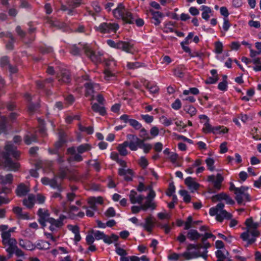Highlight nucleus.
Segmentation results:
<instances>
[{
	"label": "nucleus",
	"mask_w": 261,
	"mask_h": 261,
	"mask_svg": "<svg viewBox=\"0 0 261 261\" xmlns=\"http://www.w3.org/2000/svg\"><path fill=\"white\" fill-rule=\"evenodd\" d=\"M20 154V152L15 146L11 142H7L5 147V151L2 153L4 167L8 170L14 171L18 170L20 167V164L17 162L12 161L10 156H12L14 158L18 159Z\"/></svg>",
	"instance_id": "obj_1"
},
{
	"label": "nucleus",
	"mask_w": 261,
	"mask_h": 261,
	"mask_svg": "<svg viewBox=\"0 0 261 261\" xmlns=\"http://www.w3.org/2000/svg\"><path fill=\"white\" fill-rule=\"evenodd\" d=\"M82 50H83L86 56L93 62H98L101 61L103 53L101 51H94L87 44L72 45L70 48V53L73 56H79Z\"/></svg>",
	"instance_id": "obj_2"
},
{
	"label": "nucleus",
	"mask_w": 261,
	"mask_h": 261,
	"mask_svg": "<svg viewBox=\"0 0 261 261\" xmlns=\"http://www.w3.org/2000/svg\"><path fill=\"white\" fill-rule=\"evenodd\" d=\"M224 204L223 203H218L216 206L210 209L209 213L211 216H216V220L222 222L224 219H230L229 226L233 227L236 226L238 222L236 219H231L232 216L231 214L224 210Z\"/></svg>",
	"instance_id": "obj_3"
},
{
	"label": "nucleus",
	"mask_w": 261,
	"mask_h": 261,
	"mask_svg": "<svg viewBox=\"0 0 261 261\" xmlns=\"http://www.w3.org/2000/svg\"><path fill=\"white\" fill-rule=\"evenodd\" d=\"M113 14L115 18L121 19L126 23L132 24L134 22L133 14L126 9L122 3L118 5L117 8L113 11Z\"/></svg>",
	"instance_id": "obj_4"
},
{
	"label": "nucleus",
	"mask_w": 261,
	"mask_h": 261,
	"mask_svg": "<svg viewBox=\"0 0 261 261\" xmlns=\"http://www.w3.org/2000/svg\"><path fill=\"white\" fill-rule=\"evenodd\" d=\"M1 236L3 244L5 246H8L6 251L8 253H12L17 245L16 239L11 237V234L9 232H2Z\"/></svg>",
	"instance_id": "obj_5"
},
{
	"label": "nucleus",
	"mask_w": 261,
	"mask_h": 261,
	"mask_svg": "<svg viewBox=\"0 0 261 261\" xmlns=\"http://www.w3.org/2000/svg\"><path fill=\"white\" fill-rule=\"evenodd\" d=\"M95 28L101 33H111L116 32L119 28V25L117 23L102 22Z\"/></svg>",
	"instance_id": "obj_6"
},
{
	"label": "nucleus",
	"mask_w": 261,
	"mask_h": 261,
	"mask_svg": "<svg viewBox=\"0 0 261 261\" xmlns=\"http://www.w3.org/2000/svg\"><path fill=\"white\" fill-rule=\"evenodd\" d=\"M106 65L108 68L104 71V78L107 81H112L115 77V73L112 70L117 66V62L113 59H109L106 61Z\"/></svg>",
	"instance_id": "obj_7"
},
{
	"label": "nucleus",
	"mask_w": 261,
	"mask_h": 261,
	"mask_svg": "<svg viewBox=\"0 0 261 261\" xmlns=\"http://www.w3.org/2000/svg\"><path fill=\"white\" fill-rule=\"evenodd\" d=\"M248 188L242 186L239 189H236V199L239 204H241L244 201H250V197L247 193Z\"/></svg>",
	"instance_id": "obj_8"
},
{
	"label": "nucleus",
	"mask_w": 261,
	"mask_h": 261,
	"mask_svg": "<svg viewBox=\"0 0 261 261\" xmlns=\"http://www.w3.org/2000/svg\"><path fill=\"white\" fill-rule=\"evenodd\" d=\"M259 231H251L246 230L241 233L240 237L248 245L253 243L255 241L256 237L259 236Z\"/></svg>",
	"instance_id": "obj_9"
},
{
	"label": "nucleus",
	"mask_w": 261,
	"mask_h": 261,
	"mask_svg": "<svg viewBox=\"0 0 261 261\" xmlns=\"http://www.w3.org/2000/svg\"><path fill=\"white\" fill-rule=\"evenodd\" d=\"M127 138L129 140L127 141V145L132 151H136L140 147V144L142 140L138 138L136 136L132 134L127 135Z\"/></svg>",
	"instance_id": "obj_10"
},
{
	"label": "nucleus",
	"mask_w": 261,
	"mask_h": 261,
	"mask_svg": "<svg viewBox=\"0 0 261 261\" xmlns=\"http://www.w3.org/2000/svg\"><path fill=\"white\" fill-rule=\"evenodd\" d=\"M199 118L203 123L202 132L204 134L212 133L214 126L211 124L209 118L205 115H200Z\"/></svg>",
	"instance_id": "obj_11"
},
{
	"label": "nucleus",
	"mask_w": 261,
	"mask_h": 261,
	"mask_svg": "<svg viewBox=\"0 0 261 261\" xmlns=\"http://www.w3.org/2000/svg\"><path fill=\"white\" fill-rule=\"evenodd\" d=\"M223 180L224 178L220 173H218L216 176L214 175H209L207 179V181L213 184L214 188L217 190H220Z\"/></svg>",
	"instance_id": "obj_12"
},
{
	"label": "nucleus",
	"mask_w": 261,
	"mask_h": 261,
	"mask_svg": "<svg viewBox=\"0 0 261 261\" xmlns=\"http://www.w3.org/2000/svg\"><path fill=\"white\" fill-rule=\"evenodd\" d=\"M86 89L85 95L86 96H90L91 99L93 98V94L100 89L99 85L98 84L94 83L91 82H87L84 84Z\"/></svg>",
	"instance_id": "obj_13"
},
{
	"label": "nucleus",
	"mask_w": 261,
	"mask_h": 261,
	"mask_svg": "<svg viewBox=\"0 0 261 261\" xmlns=\"http://www.w3.org/2000/svg\"><path fill=\"white\" fill-rule=\"evenodd\" d=\"M156 205H154L153 203L150 201L145 202L143 204H141L140 206H133L131 207L132 212L133 214H137L141 210L146 211L147 210L150 208L151 210L155 209Z\"/></svg>",
	"instance_id": "obj_14"
},
{
	"label": "nucleus",
	"mask_w": 261,
	"mask_h": 261,
	"mask_svg": "<svg viewBox=\"0 0 261 261\" xmlns=\"http://www.w3.org/2000/svg\"><path fill=\"white\" fill-rule=\"evenodd\" d=\"M65 218V217L64 216L61 215L60 216L59 218L57 220L53 218L49 219L47 222L50 224V226H49V229L54 231L62 227L63 225V221Z\"/></svg>",
	"instance_id": "obj_15"
},
{
	"label": "nucleus",
	"mask_w": 261,
	"mask_h": 261,
	"mask_svg": "<svg viewBox=\"0 0 261 261\" xmlns=\"http://www.w3.org/2000/svg\"><path fill=\"white\" fill-rule=\"evenodd\" d=\"M39 217L38 221L43 227L45 226V222H48L50 218L49 216L48 211L45 209L40 208L38 211Z\"/></svg>",
	"instance_id": "obj_16"
},
{
	"label": "nucleus",
	"mask_w": 261,
	"mask_h": 261,
	"mask_svg": "<svg viewBox=\"0 0 261 261\" xmlns=\"http://www.w3.org/2000/svg\"><path fill=\"white\" fill-rule=\"evenodd\" d=\"M31 189L30 186L21 183L18 185L15 192L18 197H21L26 196L30 191Z\"/></svg>",
	"instance_id": "obj_17"
},
{
	"label": "nucleus",
	"mask_w": 261,
	"mask_h": 261,
	"mask_svg": "<svg viewBox=\"0 0 261 261\" xmlns=\"http://www.w3.org/2000/svg\"><path fill=\"white\" fill-rule=\"evenodd\" d=\"M129 200L132 204L138 203L141 204L142 201L144 199V196L138 194L136 191L131 190L129 194Z\"/></svg>",
	"instance_id": "obj_18"
},
{
	"label": "nucleus",
	"mask_w": 261,
	"mask_h": 261,
	"mask_svg": "<svg viewBox=\"0 0 261 261\" xmlns=\"http://www.w3.org/2000/svg\"><path fill=\"white\" fill-rule=\"evenodd\" d=\"M134 44L130 41H119L118 49H120L127 53H133Z\"/></svg>",
	"instance_id": "obj_19"
},
{
	"label": "nucleus",
	"mask_w": 261,
	"mask_h": 261,
	"mask_svg": "<svg viewBox=\"0 0 261 261\" xmlns=\"http://www.w3.org/2000/svg\"><path fill=\"white\" fill-rule=\"evenodd\" d=\"M181 256H183L186 259H191L192 258H197L199 257H202V258L206 259L207 255L205 254H201L199 251H190L185 252L181 254Z\"/></svg>",
	"instance_id": "obj_20"
},
{
	"label": "nucleus",
	"mask_w": 261,
	"mask_h": 261,
	"mask_svg": "<svg viewBox=\"0 0 261 261\" xmlns=\"http://www.w3.org/2000/svg\"><path fill=\"white\" fill-rule=\"evenodd\" d=\"M149 12L152 15V22L155 25H159L164 16L163 13L159 11H155L152 9H149Z\"/></svg>",
	"instance_id": "obj_21"
},
{
	"label": "nucleus",
	"mask_w": 261,
	"mask_h": 261,
	"mask_svg": "<svg viewBox=\"0 0 261 261\" xmlns=\"http://www.w3.org/2000/svg\"><path fill=\"white\" fill-rule=\"evenodd\" d=\"M126 167L120 168L118 170V174L120 176H123L126 181H131L133 179V171L130 169H125Z\"/></svg>",
	"instance_id": "obj_22"
},
{
	"label": "nucleus",
	"mask_w": 261,
	"mask_h": 261,
	"mask_svg": "<svg viewBox=\"0 0 261 261\" xmlns=\"http://www.w3.org/2000/svg\"><path fill=\"white\" fill-rule=\"evenodd\" d=\"M140 225L144 228V229L148 232H151L154 227V221L151 216L147 217L145 219L144 223H141Z\"/></svg>",
	"instance_id": "obj_23"
},
{
	"label": "nucleus",
	"mask_w": 261,
	"mask_h": 261,
	"mask_svg": "<svg viewBox=\"0 0 261 261\" xmlns=\"http://www.w3.org/2000/svg\"><path fill=\"white\" fill-rule=\"evenodd\" d=\"M185 183L192 192L197 190L199 187V185L195 181V179L191 177L186 178Z\"/></svg>",
	"instance_id": "obj_24"
},
{
	"label": "nucleus",
	"mask_w": 261,
	"mask_h": 261,
	"mask_svg": "<svg viewBox=\"0 0 261 261\" xmlns=\"http://www.w3.org/2000/svg\"><path fill=\"white\" fill-rule=\"evenodd\" d=\"M246 226V230L251 231H258L257 228L259 226L258 222H254L252 218H249L245 221V223Z\"/></svg>",
	"instance_id": "obj_25"
},
{
	"label": "nucleus",
	"mask_w": 261,
	"mask_h": 261,
	"mask_svg": "<svg viewBox=\"0 0 261 261\" xmlns=\"http://www.w3.org/2000/svg\"><path fill=\"white\" fill-rule=\"evenodd\" d=\"M228 253L225 249L218 250L216 252L217 261H231L228 257Z\"/></svg>",
	"instance_id": "obj_26"
},
{
	"label": "nucleus",
	"mask_w": 261,
	"mask_h": 261,
	"mask_svg": "<svg viewBox=\"0 0 261 261\" xmlns=\"http://www.w3.org/2000/svg\"><path fill=\"white\" fill-rule=\"evenodd\" d=\"M59 82L61 83H68L70 81V74L68 70H62L61 75L58 76Z\"/></svg>",
	"instance_id": "obj_27"
},
{
	"label": "nucleus",
	"mask_w": 261,
	"mask_h": 261,
	"mask_svg": "<svg viewBox=\"0 0 261 261\" xmlns=\"http://www.w3.org/2000/svg\"><path fill=\"white\" fill-rule=\"evenodd\" d=\"M201 10L203 11L201 13L202 18L206 21L213 15V12L209 7L203 5L201 6Z\"/></svg>",
	"instance_id": "obj_28"
},
{
	"label": "nucleus",
	"mask_w": 261,
	"mask_h": 261,
	"mask_svg": "<svg viewBox=\"0 0 261 261\" xmlns=\"http://www.w3.org/2000/svg\"><path fill=\"white\" fill-rule=\"evenodd\" d=\"M88 202L91 208L96 210L95 203L102 204L103 203V198L100 196L97 197H90L88 199Z\"/></svg>",
	"instance_id": "obj_29"
},
{
	"label": "nucleus",
	"mask_w": 261,
	"mask_h": 261,
	"mask_svg": "<svg viewBox=\"0 0 261 261\" xmlns=\"http://www.w3.org/2000/svg\"><path fill=\"white\" fill-rule=\"evenodd\" d=\"M67 151L68 153L74 155L73 158L74 161L80 162L83 160V158L81 154L78 152L76 153L75 147H70L68 148Z\"/></svg>",
	"instance_id": "obj_30"
},
{
	"label": "nucleus",
	"mask_w": 261,
	"mask_h": 261,
	"mask_svg": "<svg viewBox=\"0 0 261 261\" xmlns=\"http://www.w3.org/2000/svg\"><path fill=\"white\" fill-rule=\"evenodd\" d=\"M111 159L116 161L122 167H126V163L125 161L120 159L119 158V154L116 152H112L110 155Z\"/></svg>",
	"instance_id": "obj_31"
},
{
	"label": "nucleus",
	"mask_w": 261,
	"mask_h": 261,
	"mask_svg": "<svg viewBox=\"0 0 261 261\" xmlns=\"http://www.w3.org/2000/svg\"><path fill=\"white\" fill-rule=\"evenodd\" d=\"M91 148L92 147L90 144L88 143H85L78 146L76 148H75V149L76 152H77L79 153L82 154L90 150Z\"/></svg>",
	"instance_id": "obj_32"
},
{
	"label": "nucleus",
	"mask_w": 261,
	"mask_h": 261,
	"mask_svg": "<svg viewBox=\"0 0 261 261\" xmlns=\"http://www.w3.org/2000/svg\"><path fill=\"white\" fill-rule=\"evenodd\" d=\"M187 237L192 241L197 240L201 237V234L196 230L191 229L187 233Z\"/></svg>",
	"instance_id": "obj_33"
},
{
	"label": "nucleus",
	"mask_w": 261,
	"mask_h": 261,
	"mask_svg": "<svg viewBox=\"0 0 261 261\" xmlns=\"http://www.w3.org/2000/svg\"><path fill=\"white\" fill-rule=\"evenodd\" d=\"M228 129L224 126H216L213 127L212 134L218 135L221 134H225L227 133Z\"/></svg>",
	"instance_id": "obj_34"
},
{
	"label": "nucleus",
	"mask_w": 261,
	"mask_h": 261,
	"mask_svg": "<svg viewBox=\"0 0 261 261\" xmlns=\"http://www.w3.org/2000/svg\"><path fill=\"white\" fill-rule=\"evenodd\" d=\"M127 147H128L127 141H124L123 143L119 144L117 146V150L121 155L125 156L128 154Z\"/></svg>",
	"instance_id": "obj_35"
},
{
	"label": "nucleus",
	"mask_w": 261,
	"mask_h": 261,
	"mask_svg": "<svg viewBox=\"0 0 261 261\" xmlns=\"http://www.w3.org/2000/svg\"><path fill=\"white\" fill-rule=\"evenodd\" d=\"M185 69L186 68L183 65H179L174 69V75L176 77L182 78L184 76Z\"/></svg>",
	"instance_id": "obj_36"
},
{
	"label": "nucleus",
	"mask_w": 261,
	"mask_h": 261,
	"mask_svg": "<svg viewBox=\"0 0 261 261\" xmlns=\"http://www.w3.org/2000/svg\"><path fill=\"white\" fill-rule=\"evenodd\" d=\"M13 175L12 174H8L6 176L0 174V181L3 184H10L13 181Z\"/></svg>",
	"instance_id": "obj_37"
},
{
	"label": "nucleus",
	"mask_w": 261,
	"mask_h": 261,
	"mask_svg": "<svg viewBox=\"0 0 261 261\" xmlns=\"http://www.w3.org/2000/svg\"><path fill=\"white\" fill-rule=\"evenodd\" d=\"M7 38L10 39V41L6 43V48L8 49H12L13 48V43L15 41V39L12 34L10 32H7L6 34Z\"/></svg>",
	"instance_id": "obj_38"
},
{
	"label": "nucleus",
	"mask_w": 261,
	"mask_h": 261,
	"mask_svg": "<svg viewBox=\"0 0 261 261\" xmlns=\"http://www.w3.org/2000/svg\"><path fill=\"white\" fill-rule=\"evenodd\" d=\"M92 109L95 112L99 113L101 115H105L106 112L105 108L97 103H94L92 106Z\"/></svg>",
	"instance_id": "obj_39"
},
{
	"label": "nucleus",
	"mask_w": 261,
	"mask_h": 261,
	"mask_svg": "<svg viewBox=\"0 0 261 261\" xmlns=\"http://www.w3.org/2000/svg\"><path fill=\"white\" fill-rule=\"evenodd\" d=\"M23 204L28 208L33 207V194H30L23 200Z\"/></svg>",
	"instance_id": "obj_40"
},
{
	"label": "nucleus",
	"mask_w": 261,
	"mask_h": 261,
	"mask_svg": "<svg viewBox=\"0 0 261 261\" xmlns=\"http://www.w3.org/2000/svg\"><path fill=\"white\" fill-rule=\"evenodd\" d=\"M7 119L5 116L0 115V134L6 132Z\"/></svg>",
	"instance_id": "obj_41"
},
{
	"label": "nucleus",
	"mask_w": 261,
	"mask_h": 261,
	"mask_svg": "<svg viewBox=\"0 0 261 261\" xmlns=\"http://www.w3.org/2000/svg\"><path fill=\"white\" fill-rule=\"evenodd\" d=\"M139 136L140 138H142V140H143V141L150 140L151 138L148 136V134L147 133V131L143 127H141V129H140V133H139Z\"/></svg>",
	"instance_id": "obj_42"
},
{
	"label": "nucleus",
	"mask_w": 261,
	"mask_h": 261,
	"mask_svg": "<svg viewBox=\"0 0 261 261\" xmlns=\"http://www.w3.org/2000/svg\"><path fill=\"white\" fill-rule=\"evenodd\" d=\"M50 244L45 241H40L36 245V247L39 249H47L49 248Z\"/></svg>",
	"instance_id": "obj_43"
},
{
	"label": "nucleus",
	"mask_w": 261,
	"mask_h": 261,
	"mask_svg": "<svg viewBox=\"0 0 261 261\" xmlns=\"http://www.w3.org/2000/svg\"><path fill=\"white\" fill-rule=\"evenodd\" d=\"M67 4L70 8L74 9L81 4V0H68Z\"/></svg>",
	"instance_id": "obj_44"
},
{
	"label": "nucleus",
	"mask_w": 261,
	"mask_h": 261,
	"mask_svg": "<svg viewBox=\"0 0 261 261\" xmlns=\"http://www.w3.org/2000/svg\"><path fill=\"white\" fill-rule=\"evenodd\" d=\"M65 204V203H64V211L68 212L71 215H76L75 213L77 212L79 210V208L77 207L74 205H71L70 206L69 208H68L66 206L64 205Z\"/></svg>",
	"instance_id": "obj_45"
},
{
	"label": "nucleus",
	"mask_w": 261,
	"mask_h": 261,
	"mask_svg": "<svg viewBox=\"0 0 261 261\" xmlns=\"http://www.w3.org/2000/svg\"><path fill=\"white\" fill-rule=\"evenodd\" d=\"M148 190H149V192L146 197V201L145 202L150 201V202H152V203H153L154 205H156L155 202L153 201V199L155 196V192L150 187V189H148Z\"/></svg>",
	"instance_id": "obj_46"
},
{
	"label": "nucleus",
	"mask_w": 261,
	"mask_h": 261,
	"mask_svg": "<svg viewBox=\"0 0 261 261\" xmlns=\"http://www.w3.org/2000/svg\"><path fill=\"white\" fill-rule=\"evenodd\" d=\"M129 123L130 126L136 130L141 129L142 126V124L139 121L133 119H130Z\"/></svg>",
	"instance_id": "obj_47"
},
{
	"label": "nucleus",
	"mask_w": 261,
	"mask_h": 261,
	"mask_svg": "<svg viewBox=\"0 0 261 261\" xmlns=\"http://www.w3.org/2000/svg\"><path fill=\"white\" fill-rule=\"evenodd\" d=\"M207 168L211 171H213L215 170L214 163L215 161L213 159L208 158L205 160Z\"/></svg>",
	"instance_id": "obj_48"
},
{
	"label": "nucleus",
	"mask_w": 261,
	"mask_h": 261,
	"mask_svg": "<svg viewBox=\"0 0 261 261\" xmlns=\"http://www.w3.org/2000/svg\"><path fill=\"white\" fill-rule=\"evenodd\" d=\"M185 111L191 117L195 115L197 113L196 108L192 106H186L185 108Z\"/></svg>",
	"instance_id": "obj_49"
},
{
	"label": "nucleus",
	"mask_w": 261,
	"mask_h": 261,
	"mask_svg": "<svg viewBox=\"0 0 261 261\" xmlns=\"http://www.w3.org/2000/svg\"><path fill=\"white\" fill-rule=\"evenodd\" d=\"M179 194L183 197L184 201L186 203H189L191 201V196L186 190H180Z\"/></svg>",
	"instance_id": "obj_50"
},
{
	"label": "nucleus",
	"mask_w": 261,
	"mask_h": 261,
	"mask_svg": "<svg viewBox=\"0 0 261 261\" xmlns=\"http://www.w3.org/2000/svg\"><path fill=\"white\" fill-rule=\"evenodd\" d=\"M253 64L255 65L253 70L255 71H261V61L259 58L255 59L253 61Z\"/></svg>",
	"instance_id": "obj_51"
},
{
	"label": "nucleus",
	"mask_w": 261,
	"mask_h": 261,
	"mask_svg": "<svg viewBox=\"0 0 261 261\" xmlns=\"http://www.w3.org/2000/svg\"><path fill=\"white\" fill-rule=\"evenodd\" d=\"M79 128L80 131L86 132L87 134H93L94 130L93 127L92 126L85 127L82 126L81 124H79Z\"/></svg>",
	"instance_id": "obj_52"
},
{
	"label": "nucleus",
	"mask_w": 261,
	"mask_h": 261,
	"mask_svg": "<svg viewBox=\"0 0 261 261\" xmlns=\"http://www.w3.org/2000/svg\"><path fill=\"white\" fill-rule=\"evenodd\" d=\"M160 121L166 126H168L172 124V120L171 118H168L165 116H162L160 119Z\"/></svg>",
	"instance_id": "obj_53"
},
{
	"label": "nucleus",
	"mask_w": 261,
	"mask_h": 261,
	"mask_svg": "<svg viewBox=\"0 0 261 261\" xmlns=\"http://www.w3.org/2000/svg\"><path fill=\"white\" fill-rule=\"evenodd\" d=\"M45 197L41 194H37L36 196H34V203L42 204L45 201Z\"/></svg>",
	"instance_id": "obj_54"
},
{
	"label": "nucleus",
	"mask_w": 261,
	"mask_h": 261,
	"mask_svg": "<svg viewBox=\"0 0 261 261\" xmlns=\"http://www.w3.org/2000/svg\"><path fill=\"white\" fill-rule=\"evenodd\" d=\"M142 66V64L136 62H127L126 67L129 69H135L137 68H139L140 67Z\"/></svg>",
	"instance_id": "obj_55"
},
{
	"label": "nucleus",
	"mask_w": 261,
	"mask_h": 261,
	"mask_svg": "<svg viewBox=\"0 0 261 261\" xmlns=\"http://www.w3.org/2000/svg\"><path fill=\"white\" fill-rule=\"evenodd\" d=\"M223 45L221 42L217 41L215 43V53L220 54L222 53Z\"/></svg>",
	"instance_id": "obj_56"
},
{
	"label": "nucleus",
	"mask_w": 261,
	"mask_h": 261,
	"mask_svg": "<svg viewBox=\"0 0 261 261\" xmlns=\"http://www.w3.org/2000/svg\"><path fill=\"white\" fill-rule=\"evenodd\" d=\"M199 90L196 88H191L189 90H185L183 91V94L188 95L190 93L197 95L199 93Z\"/></svg>",
	"instance_id": "obj_57"
},
{
	"label": "nucleus",
	"mask_w": 261,
	"mask_h": 261,
	"mask_svg": "<svg viewBox=\"0 0 261 261\" xmlns=\"http://www.w3.org/2000/svg\"><path fill=\"white\" fill-rule=\"evenodd\" d=\"M144 141L142 140V143L140 144V148H142L143 149V151L145 153H148L149 151L151 149L152 145L150 144H145L144 143Z\"/></svg>",
	"instance_id": "obj_58"
},
{
	"label": "nucleus",
	"mask_w": 261,
	"mask_h": 261,
	"mask_svg": "<svg viewBox=\"0 0 261 261\" xmlns=\"http://www.w3.org/2000/svg\"><path fill=\"white\" fill-rule=\"evenodd\" d=\"M146 88H147L149 91L151 93H156L159 91V88L155 85H151L150 84L148 83L146 86Z\"/></svg>",
	"instance_id": "obj_59"
},
{
	"label": "nucleus",
	"mask_w": 261,
	"mask_h": 261,
	"mask_svg": "<svg viewBox=\"0 0 261 261\" xmlns=\"http://www.w3.org/2000/svg\"><path fill=\"white\" fill-rule=\"evenodd\" d=\"M69 171L68 169L63 168L61 169L59 172V177L61 179H64L67 176Z\"/></svg>",
	"instance_id": "obj_60"
},
{
	"label": "nucleus",
	"mask_w": 261,
	"mask_h": 261,
	"mask_svg": "<svg viewBox=\"0 0 261 261\" xmlns=\"http://www.w3.org/2000/svg\"><path fill=\"white\" fill-rule=\"evenodd\" d=\"M107 43L109 46L118 49L119 41L115 42L113 40L109 39L107 41Z\"/></svg>",
	"instance_id": "obj_61"
},
{
	"label": "nucleus",
	"mask_w": 261,
	"mask_h": 261,
	"mask_svg": "<svg viewBox=\"0 0 261 261\" xmlns=\"http://www.w3.org/2000/svg\"><path fill=\"white\" fill-rule=\"evenodd\" d=\"M116 215V212L112 207H109L105 212V215L108 217H114Z\"/></svg>",
	"instance_id": "obj_62"
},
{
	"label": "nucleus",
	"mask_w": 261,
	"mask_h": 261,
	"mask_svg": "<svg viewBox=\"0 0 261 261\" xmlns=\"http://www.w3.org/2000/svg\"><path fill=\"white\" fill-rule=\"evenodd\" d=\"M106 235L100 231H96L94 233V236L96 240H103L105 239Z\"/></svg>",
	"instance_id": "obj_63"
},
{
	"label": "nucleus",
	"mask_w": 261,
	"mask_h": 261,
	"mask_svg": "<svg viewBox=\"0 0 261 261\" xmlns=\"http://www.w3.org/2000/svg\"><path fill=\"white\" fill-rule=\"evenodd\" d=\"M230 27V23H229L228 18H223V29L225 32H227Z\"/></svg>",
	"instance_id": "obj_64"
}]
</instances>
